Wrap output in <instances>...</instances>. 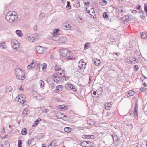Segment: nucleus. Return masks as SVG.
Segmentation results:
<instances>
[{
  "instance_id": "obj_6",
  "label": "nucleus",
  "mask_w": 147,
  "mask_h": 147,
  "mask_svg": "<svg viewBox=\"0 0 147 147\" xmlns=\"http://www.w3.org/2000/svg\"><path fill=\"white\" fill-rule=\"evenodd\" d=\"M11 45L12 47L14 49L17 50L20 47V44L18 41L15 39L11 40Z\"/></svg>"
},
{
  "instance_id": "obj_28",
  "label": "nucleus",
  "mask_w": 147,
  "mask_h": 147,
  "mask_svg": "<svg viewBox=\"0 0 147 147\" xmlns=\"http://www.w3.org/2000/svg\"><path fill=\"white\" fill-rule=\"evenodd\" d=\"M89 7L90 8V11H91V13H95V11H94V9L93 6L91 5H89V6H88V8Z\"/></svg>"
},
{
  "instance_id": "obj_41",
  "label": "nucleus",
  "mask_w": 147,
  "mask_h": 147,
  "mask_svg": "<svg viewBox=\"0 0 147 147\" xmlns=\"http://www.w3.org/2000/svg\"><path fill=\"white\" fill-rule=\"evenodd\" d=\"M39 83L40 84V86L41 88L43 87L44 86V81L42 80H40Z\"/></svg>"
},
{
  "instance_id": "obj_25",
  "label": "nucleus",
  "mask_w": 147,
  "mask_h": 147,
  "mask_svg": "<svg viewBox=\"0 0 147 147\" xmlns=\"http://www.w3.org/2000/svg\"><path fill=\"white\" fill-rule=\"evenodd\" d=\"M111 106V104L110 103H109L107 104H106L105 107L106 109L107 110H109L110 109Z\"/></svg>"
},
{
  "instance_id": "obj_17",
  "label": "nucleus",
  "mask_w": 147,
  "mask_h": 147,
  "mask_svg": "<svg viewBox=\"0 0 147 147\" xmlns=\"http://www.w3.org/2000/svg\"><path fill=\"white\" fill-rule=\"evenodd\" d=\"M62 89V86L59 85L57 86L56 89L55 90V92L56 93H58Z\"/></svg>"
},
{
  "instance_id": "obj_31",
  "label": "nucleus",
  "mask_w": 147,
  "mask_h": 147,
  "mask_svg": "<svg viewBox=\"0 0 147 147\" xmlns=\"http://www.w3.org/2000/svg\"><path fill=\"white\" fill-rule=\"evenodd\" d=\"M141 37L143 39H145L147 37V33L142 32L141 34Z\"/></svg>"
},
{
  "instance_id": "obj_29",
  "label": "nucleus",
  "mask_w": 147,
  "mask_h": 147,
  "mask_svg": "<svg viewBox=\"0 0 147 147\" xmlns=\"http://www.w3.org/2000/svg\"><path fill=\"white\" fill-rule=\"evenodd\" d=\"M56 116L59 119H62L63 118V114L60 113H58L56 114Z\"/></svg>"
},
{
  "instance_id": "obj_11",
  "label": "nucleus",
  "mask_w": 147,
  "mask_h": 147,
  "mask_svg": "<svg viewBox=\"0 0 147 147\" xmlns=\"http://www.w3.org/2000/svg\"><path fill=\"white\" fill-rule=\"evenodd\" d=\"M138 101L136 100L135 103V109L134 111L133 112L134 114L135 115V118H138V105H137Z\"/></svg>"
},
{
  "instance_id": "obj_55",
  "label": "nucleus",
  "mask_w": 147,
  "mask_h": 147,
  "mask_svg": "<svg viewBox=\"0 0 147 147\" xmlns=\"http://www.w3.org/2000/svg\"><path fill=\"white\" fill-rule=\"evenodd\" d=\"M31 141L30 140H28V141L27 142V146H30V144L31 143Z\"/></svg>"
},
{
  "instance_id": "obj_19",
  "label": "nucleus",
  "mask_w": 147,
  "mask_h": 147,
  "mask_svg": "<svg viewBox=\"0 0 147 147\" xmlns=\"http://www.w3.org/2000/svg\"><path fill=\"white\" fill-rule=\"evenodd\" d=\"M12 90V88L9 86H7L6 87L5 92L6 93L9 92H11Z\"/></svg>"
},
{
  "instance_id": "obj_48",
  "label": "nucleus",
  "mask_w": 147,
  "mask_h": 147,
  "mask_svg": "<svg viewBox=\"0 0 147 147\" xmlns=\"http://www.w3.org/2000/svg\"><path fill=\"white\" fill-rule=\"evenodd\" d=\"M18 147H22V142L21 140H19L18 141Z\"/></svg>"
},
{
  "instance_id": "obj_24",
  "label": "nucleus",
  "mask_w": 147,
  "mask_h": 147,
  "mask_svg": "<svg viewBox=\"0 0 147 147\" xmlns=\"http://www.w3.org/2000/svg\"><path fill=\"white\" fill-rule=\"evenodd\" d=\"M16 33L17 34L18 36H22L23 35V34L21 30H17L16 31Z\"/></svg>"
},
{
  "instance_id": "obj_9",
  "label": "nucleus",
  "mask_w": 147,
  "mask_h": 147,
  "mask_svg": "<svg viewBox=\"0 0 147 147\" xmlns=\"http://www.w3.org/2000/svg\"><path fill=\"white\" fill-rule=\"evenodd\" d=\"M16 98L17 99V101L23 104L25 100V97L23 94L19 95Z\"/></svg>"
},
{
  "instance_id": "obj_62",
  "label": "nucleus",
  "mask_w": 147,
  "mask_h": 147,
  "mask_svg": "<svg viewBox=\"0 0 147 147\" xmlns=\"http://www.w3.org/2000/svg\"><path fill=\"white\" fill-rule=\"evenodd\" d=\"M141 7V6L140 5H138L136 7V9L137 10H139L140 9V8Z\"/></svg>"
},
{
  "instance_id": "obj_53",
  "label": "nucleus",
  "mask_w": 147,
  "mask_h": 147,
  "mask_svg": "<svg viewBox=\"0 0 147 147\" xmlns=\"http://www.w3.org/2000/svg\"><path fill=\"white\" fill-rule=\"evenodd\" d=\"M83 138L86 139H90L89 135H86L84 136Z\"/></svg>"
},
{
  "instance_id": "obj_22",
  "label": "nucleus",
  "mask_w": 147,
  "mask_h": 147,
  "mask_svg": "<svg viewBox=\"0 0 147 147\" xmlns=\"http://www.w3.org/2000/svg\"><path fill=\"white\" fill-rule=\"evenodd\" d=\"M94 64L97 66L100 63V60L98 59H96L94 60Z\"/></svg>"
},
{
  "instance_id": "obj_10",
  "label": "nucleus",
  "mask_w": 147,
  "mask_h": 147,
  "mask_svg": "<svg viewBox=\"0 0 147 147\" xmlns=\"http://www.w3.org/2000/svg\"><path fill=\"white\" fill-rule=\"evenodd\" d=\"M132 17V15H124V16L122 18V19L124 21L127 22L130 21Z\"/></svg>"
},
{
  "instance_id": "obj_33",
  "label": "nucleus",
  "mask_w": 147,
  "mask_h": 147,
  "mask_svg": "<svg viewBox=\"0 0 147 147\" xmlns=\"http://www.w3.org/2000/svg\"><path fill=\"white\" fill-rule=\"evenodd\" d=\"M53 40L54 41L60 39V38L58 36V35H54L53 37Z\"/></svg>"
},
{
  "instance_id": "obj_52",
  "label": "nucleus",
  "mask_w": 147,
  "mask_h": 147,
  "mask_svg": "<svg viewBox=\"0 0 147 147\" xmlns=\"http://www.w3.org/2000/svg\"><path fill=\"white\" fill-rule=\"evenodd\" d=\"M90 142L87 141V144L86 146V147H92V145H91Z\"/></svg>"
},
{
  "instance_id": "obj_36",
  "label": "nucleus",
  "mask_w": 147,
  "mask_h": 147,
  "mask_svg": "<svg viewBox=\"0 0 147 147\" xmlns=\"http://www.w3.org/2000/svg\"><path fill=\"white\" fill-rule=\"evenodd\" d=\"M56 146V144L53 141L49 144L48 147H55Z\"/></svg>"
},
{
  "instance_id": "obj_58",
  "label": "nucleus",
  "mask_w": 147,
  "mask_h": 147,
  "mask_svg": "<svg viewBox=\"0 0 147 147\" xmlns=\"http://www.w3.org/2000/svg\"><path fill=\"white\" fill-rule=\"evenodd\" d=\"M138 67L137 65H135L134 67V69L136 71L138 70Z\"/></svg>"
},
{
  "instance_id": "obj_16",
  "label": "nucleus",
  "mask_w": 147,
  "mask_h": 147,
  "mask_svg": "<svg viewBox=\"0 0 147 147\" xmlns=\"http://www.w3.org/2000/svg\"><path fill=\"white\" fill-rule=\"evenodd\" d=\"M57 76L58 74H54L52 76V78L54 81L57 84L60 81L57 78H58L59 77V76Z\"/></svg>"
},
{
  "instance_id": "obj_13",
  "label": "nucleus",
  "mask_w": 147,
  "mask_h": 147,
  "mask_svg": "<svg viewBox=\"0 0 147 147\" xmlns=\"http://www.w3.org/2000/svg\"><path fill=\"white\" fill-rule=\"evenodd\" d=\"M119 14L121 15H124V14L127 13V11L125 9L122 7H120L118 10Z\"/></svg>"
},
{
  "instance_id": "obj_38",
  "label": "nucleus",
  "mask_w": 147,
  "mask_h": 147,
  "mask_svg": "<svg viewBox=\"0 0 147 147\" xmlns=\"http://www.w3.org/2000/svg\"><path fill=\"white\" fill-rule=\"evenodd\" d=\"M54 69L55 71H59V70H61V69L60 66L58 65H55L54 67Z\"/></svg>"
},
{
  "instance_id": "obj_32",
  "label": "nucleus",
  "mask_w": 147,
  "mask_h": 147,
  "mask_svg": "<svg viewBox=\"0 0 147 147\" xmlns=\"http://www.w3.org/2000/svg\"><path fill=\"white\" fill-rule=\"evenodd\" d=\"M103 17L104 19L106 20H108L109 19L108 15L105 12H104L103 13Z\"/></svg>"
},
{
  "instance_id": "obj_7",
  "label": "nucleus",
  "mask_w": 147,
  "mask_h": 147,
  "mask_svg": "<svg viewBox=\"0 0 147 147\" xmlns=\"http://www.w3.org/2000/svg\"><path fill=\"white\" fill-rule=\"evenodd\" d=\"M35 49L38 53L42 54L45 53L46 49L44 47L38 46L36 47Z\"/></svg>"
},
{
  "instance_id": "obj_34",
  "label": "nucleus",
  "mask_w": 147,
  "mask_h": 147,
  "mask_svg": "<svg viewBox=\"0 0 147 147\" xmlns=\"http://www.w3.org/2000/svg\"><path fill=\"white\" fill-rule=\"evenodd\" d=\"M87 141H84L81 143V145L83 147H86Z\"/></svg>"
},
{
  "instance_id": "obj_43",
  "label": "nucleus",
  "mask_w": 147,
  "mask_h": 147,
  "mask_svg": "<svg viewBox=\"0 0 147 147\" xmlns=\"http://www.w3.org/2000/svg\"><path fill=\"white\" fill-rule=\"evenodd\" d=\"M63 72H64V70L61 71V70H59V71L58 72H57V73L55 74H58L57 76H59V75H61Z\"/></svg>"
},
{
  "instance_id": "obj_21",
  "label": "nucleus",
  "mask_w": 147,
  "mask_h": 147,
  "mask_svg": "<svg viewBox=\"0 0 147 147\" xmlns=\"http://www.w3.org/2000/svg\"><path fill=\"white\" fill-rule=\"evenodd\" d=\"M41 119L40 118H38L36 121L34 122L32 125L33 127H35L38 124V123L41 121Z\"/></svg>"
},
{
  "instance_id": "obj_26",
  "label": "nucleus",
  "mask_w": 147,
  "mask_h": 147,
  "mask_svg": "<svg viewBox=\"0 0 147 147\" xmlns=\"http://www.w3.org/2000/svg\"><path fill=\"white\" fill-rule=\"evenodd\" d=\"M99 3L101 5H104L107 3V2L105 0H99Z\"/></svg>"
},
{
  "instance_id": "obj_4",
  "label": "nucleus",
  "mask_w": 147,
  "mask_h": 147,
  "mask_svg": "<svg viewBox=\"0 0 147 147\" xmlns=\"http://www.w3.org/2000/svg\"><path fill=\"white\" fill-rule=\"evenodd\" d=\"M112 137L114 145L117 146H120L121 144V142L117 136L115 135H112Z\"/></svg>"
},
{
  "instance_id": "obj_63",
  "label": "nucleus",
  "mask_w": 147,
  "mask_h": 147,
  "mask_svg": "<svg viewBox=\"0 0 147 147\" xmlns=\"http://www.w3.org/2000/svg\"><path fill=\"white\" fill-rule=\"evenodd\" d=\"M92 77L91 76H89V82H91L92 81Z\"/></svg>"
},
{
  "instance_id": "obj_51",
  "label": "nucleus",
  "mask_w": 147,
  "mask_h": 147,
  "mask_svg": "<svg viewBox=\"0 0 147 147\" xmlns=\"http://www.w3.org/2000/svg\"><path fill=\"white\" fill-rule=\"evenodd\" d=\"M42 66L43 67H42V69L43 70L45 69L47 67V65L45 63H43L42 64Z\"/></svg>"
},
{
  "instance_id": "obj_56",
  "label": "nucleus",
  "mask_w": 147,
  "mask_h": 147,
  "mask_svg": "<svg viewBox=\"0 0 147 147\" xmlns=\"http://www.w3.org/2000/svg\"><path fill=\"white\" fill-rule=\"evenodd\" d=\"M45 16V13H42L40 14V15H39V16L40 17V18H41V17H42V18H41L42 19V17Z\"/></svg>"
},
{
  "instance_id": "obj_5",
  "label": "nucleus",
  "mask_w": 147,
  "mask_h": 147,
  "mask_svg": "<svg viewBox=\"0 0 147 147\" xmlns=\"http://www.w3.org/2000/svg\"><path fill=\"white\" fill-rule=\"evenodd\" d=\"M28 40L30 42H33L36 40L38 38V35L36 34H29L27 36Z\"/></svg>"
},
{
  "instance_id": "obj_18",
  "label": "nucleus",
  "mask_w": 147,
  "mask_h": 147,
  "mask_svg": "<svg viewBox=\"0 0 147 147\" xmlns=\"http://www.w3.org/2000/svg\"><path fill=\"white\" fill-rule=\"evenodd\" d=\"M16 76L17 78L20 80H23L25 78V76H22V73H21L20 74L17 75Z\"/></svg>"
},
{
  "instance_id": "obj_23",
  "label": "nucleus",
  "mask_w": 147,
  "mask_h": 147,
  "mask_svg": "<svg viewBox=\"0 0 147 147\" xmlns=\"http://www.w3.org/2000/svg\"><path fill=\"white\" fill-rule=\"evenodd\" d=\"M15 72L16 75L19 74H20L21 73H22L21 70L18 68H16L15 69Z\"/></svg>"
},
{
  "instance_id": "obj_61",
  "label": "nucleus",
  "mask_w": 147,
  "mask_h": 147,
  "mask_svg": "<svg viewBox=\"0 0 147 147\" xmlns=\"http://www.w3.org/2000/svg\"><path fill=\"white\" fill-rule=\"evenodd\" d=\"M52 86L51 87V89H53L55 87V85L54 83H52Z\"/></svg>"
},
{
  "instance_id": "obj_15",
  "label": "nucleus",
  "mask_w": 147,
  "mask_h": 147,
  "mask_svg": "<svg viewBox=\"0 0 147 147\" xmlns=\"http://www.w3.org/2000/svg\"><path fill=\"white\" fill-rule=\"evenodd\" d=\"M139 13H140V16L142 18H144L147 15V13L144 12L142 10H140L139 11Z\"/></svg>"
},
{
  "instance_id": "obj_39",
  "label": "nucleus",
  "mask_w": 147,
  "mask_h": 147,
  "mask_svg": "<svg viewBox=\"0 0 147 147\" xmlns=\"http://www.w3.org/2000/svg\"><path fill=\"white\" fill-rule=\"evenodd\" d=\"M64 130L65 132L68 133L70 131L71 129L69 127H66L65 128Z\"/></svg>"
},
{
  "instance_id": "obj_42",
  "label": "nucleus",
  "mask_w": 147,
  "mask_h": 147,
  "mask_svg": "<svg viewBox=\"0 0 147 147\" xmlns=\"http://www.w3.org/2000/svg\"><path fill=\"white\" fill-rule=\"evenodd\" d=\"M64 28L67 30H68L69 29V28H71V26L69 24H68V25H65L64 26Z\"/></svg>"
},
{
  "instance_id": "obj_60",
  "label": "nucleus",
  "mask_w": 147,
  "mask_h": 147,
  "mask_svg": "<svg viewBox=\"0 0 147 147\" xmlns=\"http://www.w3.org/2000/svg\"><path fill=\"white\" fill-rule=\"evenodd\" d=\"M82 18L81 17H79L78 18V22H82Z\"/></svg>"
},
{
  "instance_id": "obj_47",
  "label": "nucleus",
  "mask_w": 147,
  "mask_h": 147,
  "mask_svg": "<svg viewBox=\"0 0 147 147\" xmlns=\"http://www.w3.org/2000/svg\"><path fill=\"white\" fill-rule=\"evenodd\" d=\"M4 145L6 146V147H9L10 144L8 141H6L4 142Z\"/></svg>"
},
{
  "instance_id": "obj_37",
  "label": "nucleus",
  "mask_w": 147,
  "mask_h": 147,
  "mask_svg": "<svg viewBox=\"0 0 147 147\" xmlns=\"http://www.w3.org/2000/svg\"><path fill=\"white\" fill-rule=\"evenodd\" d=\"M60 107H59L63 110H65L67 108V106L64 105H63L59 106Z\"/></svg>"
},
{
  "instance_id": "obj_3",
  "label": "nucleus",
  "mask_w": 147,
  "mask_h": 147,
  "mask_svg": "<svg viewBox=\"0 0 147 147\" xmlns=\"http://www.w3.org/2000/svg\"><path fill=\"white\" fill-rule=\"evenodd\" d=\"M60 55L63 57H69L72 55V53L66 49H61L60 51Z\"/></svg>"
},
{
  "instance_id": "obj_54",
  "label": "nucleus",
  "mask_w": 147,
  "mask_h": 147,
  "mask_svg": "<svg viewBox=\"0 0 147 147\" xmlns=\"http://www.w3.org/2000/svg\"><path fill=\"white\" fill-rule=\"evenodd\" d=\"M70 3L69 2H67V5L66 6V8H68V9H70V8H69V7H70Z\"/></svg>"
},
{
  "instance_id": "obj_27",
  "label": "nucleus",
  "mask_w": 147,
  "mask_h": 147,
  "mask_svg": "<svg viewBox=\"0 0 147 147\" xmlns=\"http://www.w3.org/2000/svg\"><path fill=\"white\" fill-rule=\"evenodd\" d=\"M34 97L35 99L41 101L43 100L42 96L39 95L37 96H35Z\"/></svg>"
},
{
  "instance_id": "obj_12",
  "label": "nucleus",
  "mask_w": 147,
  "mask_h": 147,
  "mask_svg": "<svg viewBox=\"0 0 147 147\" xmlns=\"http://www.w3.org/2000/svg\"><path fill=\"white\" fill-rule=\"evenodd\" d=\"M36 64L37 63L36 61L34 60H32L31 63L27 66L28 69H29L31 68H34L36 65Z\"/></svg>"
},
{
  "instance_id": "obj_20",
  "label": "nucleus",
  "mask_w": 147,
  "mask_h": 147,
  "mask_svg": "<svg viewBox=\"0 0 147 147\" xmlns=\"http://www.w3.org/2000/svg\"><path fill=\"white\" fill-rule=\"evenodd\" d=\"M29 112L28 109H25L22 112V115L24 116H26L28 114V113Z\"/></svg>"
},
{
  "instance_id": "obj_8",
  "label": "nucleus",
  "mask_w": 147,
  "mask_h": 147,
  "mask_svg": "<svg viewBox=\"0 0 147 147\" xmlns=\"http://www.w3.org/2000/svg\"><path fill=\"white\" fill-rule=\"evenodd\" d=\"M65 87L67 90H71L74 92H76L77 91V89L75 86L68 83L65 85Z\"/></svg>"
},
{
  "instance_id": "obj_40",
  "label": "nucleus",
  "mask_w": 147,
  "mask_h": 147,
  "mask_svg": "<svg viewBox=\"0 0 147 147\" xmlns=\"http://www.w3.org/2000/svg\"><path fill=\"white\" fill-rule=\"evenodd\" d=\"M134 91L132 90H130L128 92V94H129L130 96H133L135 94Z\"/></svg>"
},
{
  "instance_id": "obj_59",
  "label": "nucleus",
  "mask_w": 147,
  "mask_h": 147,
  "mask_svg": "<svg viewBox=\"0 0 147 147\" xmlns=\"http://www.w3.org/2000/svg\"><path fill=\"white\" fill-rule=\"evenodd\" d=\"M144 79H146V77L144 76H142L140 78V80L142 81V82H143Z\"/></svg>"
},
{
  "instance_id": "obj_45",
  "label": "nucleus",
  "mask_w": 147,
  "mask_h": 147,
  "mask_svg": "<svg viewBox=\"0 0 147 147\" xmlns=\"http://www.w3.org/2000/svg\"><path fill=\"white\" fill-rule=\"evenodd\" d=\"M60 40L62 41L63 42H65L67 41V39L65 37H63L61 38Z\"/></svg>"
},
{
  "instance_id": "obj_30",
  "label": "nucleus",
  "mask_w": 147,
  "mask_h": 147,
  "mask_svg": "<svg viewBox=\"0 0 147 147\" xmlns=\"http://www.w3.org/2000/svg\"><path fill=\"white\" fill-rule=\"evenodd\" d=\"M6 45L5 42L1 43H0V47H1L3 49H5L6 48Z\"/></svg>"
},
{
  "instance_id": "obj_57",
  "label": "nucleus",
  "mask_w": 147,
  "mask_h": 147,
  "mask_svg": "<svg viewBox=\"0 0 147 147\" xmlns=\"http://www.w3.org/2000/svg\"><path fill=\"white\" fill-rule=\"evenodd\" d=\"M139 11H137L136 10H133L132 11V13H133V14H136L137 13H139Z\"/></svg>"
},
{
  "instance_id": "obj_49",
  "label": "nucleus",
  "mask_w": 147,
  "mask_h": 147,
  "mask_svg": "<svg viewBox=\"0 0 147 147\" xmlns=\"http://www.w3.org/2000/svg\"><path fill=\"white\" fill-rule=\"evenodd\" d=\"M75 3L76 4V6L77 7H79L80 6V2L76 0L75 2Z\"/></svg>"
},
{
  "instance_id": "obj_50",
  "label": "nucleus",
  "mask_w": 147,
  "mask_h": 147,
  "mask_svg": "<svg viewBox=\"0 0 147 147\" xmlns=\"http://www.w3.org/2000/svg\"><path fill=\"white\" fill-rule=\"evenodd\" d=\"M89 44L88 43H86L84 46V49H86L88 47Z\"/></svg>"
},
{
  "instance_id": "obj_1",
  "label": "nucleus",
  "mask_w": 147,
  "mask_h": 147,
  "mask_svg": "<svg viewBox=\"0 0 147 147\" xmlns=\"http://www.w3.org/2000/svg\"><path fill=\"white\" fill-rule=\"evenodd\" d=\"M18 16L17 13L15 11H9L5 16V18L9 22H13L18 20Z\"/></svg>"
},
{
  "instance_id": "obj_14",
  "label": "nucleus",
  "mask_w": 147,
  "mask_h": 147,
  "mask_svg": "<svg viewBox=\"0 0 147 147\" xmlns=\"http://www.w3.org/2000/svg\"><path fill=\"white\" fill-rule=\"evenodd\" d=\"M127 59L128 61H129L132 64H134L138 62V61H137L136 59L132 57H130L128 58Z\"/></svg>"
},
{
  "instance_id": "obj_44",
  "label": "nucleus",
  "mask_w": 147,
  "mask_h": 147,
  "mask_svg": "<svg viewBox=\"0 0 147 147\" xmlns=\"http://www.w3.org/2000/svg\"><path fill=\"white\" fill-rule=\"evenodd\" d=\"M59 31V30L58 29H55L54 30L53 33V35H58V32Z\"/></svg>"
},
{
  "instance_id": "obj_35",
  "label": "nucleus",
  "mask_w": 147,
  "mask_h": 147,
  "mask_svg": "<svg viewBox=\"0 0 147 147\" xmlns=\"http://www.w3.org/2000/svg\"><path fill=\"white\" fill-rule=\"evenodd\" d=\"M21 133L23 135H26L27 133V129L25 128L23 129L22 130Z\"/></svg>"
},
{
  "instance_id": "obj_64",
  "label": "nucleus",
  "mask_w": 147,
  "mask_h": 147,
  "mask_svg": "<svg viewBox=\"0 0 147 147\" xmlns=\"http://www.w3.org/2000/svg\"><path fill=\"white\" fill-rule=\"evenodd\" d=\"M144 10L146 12H147V5L145 6Z\"/></svg>"
},
{
  "instance_id": "obj_46",
  "label": "nucleus",
  "mask_w": 147,
  "mask_h": 147,
  "mask_svg": "<svg viewBox=\"0 0 147 147\" xmlns=\"http://www.w3.org/2000/svg\"><path fill=\"white\" fill-rule=\"evenodd\" d=\"M147 88L144 87H141L140 88V90L142 92H144L147 90Z\"/></svg>"
},
{
  "instance_id": "obj_2",
  "label": "nucleus",
  "mask_w": 147,
  "mask_h": 147,
  "mask_svg": "<svg viewBox=\"0 0 147 147\" xmlns=\"http://www.w3.org/2000/svg\"><path fill=\"white\" fill-rule=\"evenodd\" d=\"M86 63L82 61L81 63L80 62L79 65L76 66L75 69L76 71L83 74L85 69L86 68Z\"/></svg>"
}]
</instances>
